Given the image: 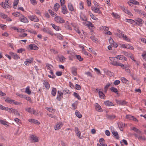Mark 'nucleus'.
<instances>
[{
  "label": "nucleus",
  "instance_id": "obj_9",
  "mask_svg": "<svg viewBox=\"0 0 146 146\" xmlns=\"http://www.w3.org/2000/svg\"><path fill=\"white\" fill-rule=\"evenodd\" d=\"M61 12L64 15L68 13V11L66 6H62Z\"/></svg>",
  "mask_w": 146,
  "mask_h": 146
},
{
  "label": "nucleus",
  "instance_id": "obj_48",
  "mask_svg": "<svg viewBox=\"0 0 146 146\" xmlns=\"http://www.w3.org/2000/svg\"><path fill=\"white\" fill-rule=\"evenodd\" d=\"M139 135V134H137V133H134V135L135 136V137L141 140L142 139L143 137Z\"/></svg>",
  "mask_w": 146,
  "mask_h": 146
},
{
  "label": "nucleus",
  "instance_id": "obj_12",
  "mask_svg": "<svg viewBox=\"0 0 146 146\" xmlns=\"http://www.w3.org/2000/svg\"><path fill=\"white\" fill-rule=\"evenodd\" d=\"M62 125V124L61 122L57 123L54 127L55 130H58L60 129Z\"/></svg>",
  "mask_w": 146,
  "mask_h": 146
},
{
  "label": "nucleus",
  "instance_id": "obj_56",
  "mask_svg": "<svg viewBox=\"0 0 146 146\" xmlns=\"http://www.w3.org/2000/svg\"><path fill=\"white\" fill-rule=\"evenodd\" d=\"M47 114L48 115V116L54 119H56L57 118V117L54 115L49 114L47 113Z\"/></svg>",
  "mask_w": 146,
  "mask_h": 146
},
{
  "label": "nucleus",
  "instance_id": "obj_41",
  "mask_svg": "<svg viewBox=\"0 0 146 146\" xmlns=\"http://www.w3.org/2000/svg\"><path fill=\"white\" fill-rule=\"evenodd\" d=\"M80 18L83 21H86L87 20V18L84 15L82 14L81 15Z\"/></svg>",
  "mask_w": 146,
  "mask_h": 146
},
{
  "label": "nucleus",
  "instance_id": "obj_10",
  "mask_svg": "<svg viewBox=\"0 0 146 146\" xmlns=\"http://www.w3.org/2000/svg\"><path fill=\"white\" fill-rule=\"evenodd\" d=\"M135 21L137 22L138 23V25L140 26H142L144 23L143 20L142 19L139 18L135 19Z\"/></svg>",
  "mask_w": 146,
  "mask_h": 146
},
{
  "label": "nucleus",
  "instance_id": "obj_61",
  "mask_svg": "<svg viewBox=\"0 0 146 146\" xmlns=\"http://www.w3.org/2000/svg\"><path fill=\"white\" fill-rule=\"evenodd\" d=\"M120 83V81L119 80H115L113 82V84L115 86L119 84Z\"/></svg>",
  "mask_w": 146,
  "mask_h": 146
},
{
  "label": "nucleus",
  "instance_id": "obj_27",
  "mask_svg": "<svg viewBox=\"0 0 146 146\" xmlns=\"http://www.w3.org/2000/svg\"><path fill=\"white\" fill-rule=\"evenodd\" d=\"M117 103L118 104L120 105H125L127 104V102L123 100L118 101Z\"/></svg>",
  "mask_w": 146,
  "mask_h": 146
},
{
  "label": "nucleus",
  "instance_id": "obj_16",
  "mask_svg": "<svg viewBox=\"0 0 146 146\" xmlns=\"http://www.w3.org/2000/svg\"><path fill=\"white\" fill-rule=\"evenodd\" d=\"M131 130H133L138 134H141V131L140 130L134 127H131Z\"/></svg>",
  "mask_w": 146,
  "mask_h": 146
},
{
  "label": "nucleus",
  "instance_id": "obj_33",
  "mask_svg": "<svg viewBox=\"0 0 146 146\" xmlns=\"http://www.w3.org/2000/svg\"><path fill=\"white\" fill-rule=\"evenodd\" d=\"M60 61L62 62H64L66 60V58L64 56H61L59 57Z\"/></svg>",
  "mask_w": 146,
  "mask_h": 146
},
{
  "label": "nucleus",
  "instance_id": "obj_46",
  "mask_svg": "<svg viewBox=\"0 0 146 146\" xmlns=\"http://www.w3.org/2000/svg\"><path fill=\"white\" fill-rule=\"evenodd\" d=\"M74 96L77 98L78 100H80L81 99L80 97V96L76 93L74 92L73 94Z\"/></svg>",
  "mask_w": 146,
  "mask_h": 146
},
{
  "label": "nucleus",
  "instance_id": "obj_34",
  "mask_svg": "<svg viewBox=\"0 0 146 146\" xmlns=\"http://www.w3.org/2000/svg\"><path fill=\"white\" fill-rule=\"evenodd\" d=\"M120 143L121 145H128L127 141L124 139H123L121 141Z\"/></svg>",
  "mask_w": 146,
  "mask_h": 146
},
{
  "label": "nucleus",
  "instance_id": "obj_28",
  "mask_svg": "<svg viewBox=\"0 0 146 146\" xmlns=\"http://www.w3.org/2000/svg\"><path fill=\"white\" fill-rule=\"evenodd\" d=\"M68 8L69 10L71 11H73L74 10V9L72 5L70 3H68Z\"/></svg>",
  "mask_w": 146,
  "mask_h": 146
},
{
  "label": "nucleus",
  "instance_id": "obj_1",
  "mask_svg": "<svg viewBox=\"0 0 146 146\" xmlns=\"http://www.w3.org/2000/svg\"><path fill=\"white\" fill-rule=\"evenodd\" d=\"M25 110L29 113L35 115H37L38 114V113L36 112V110L33 108H25Z\"/></svg>",
  "mask_w": 146,
  "mask_h": 146
},
{
  "label": "nucleus",
  "instance_id": "obj_54",
  "mask_svg": "<svg viewBox=\"0 0 146 146\" xmlns=\"http://www.w3.org/2000/svg\"><path fill=\"white\" fill-rule=\"evenodd\" d=\"M56 36H57L58 38L60 40H62L63 39L62 36L60 34H56Z\"/></svg>",
  "mask_w": 146,
  "mask_h": 146
},
{
  "label": "nucleus",
  "instance_id": "obj_38",
  "mask_svg": "<svg viewBox=\"0 0 146 146\" xmlns=\"http://www.w3.org/2000/svg\"><path fill=\"white\" fill-rule=\"evenodd\" d=\"M130 75L134 80H139L137 76L136 75L132 74L131 73L130 74Z\"/></svg>",
  "mask_w": 146,
  "mask_h": 146
},
{
  "label": "nucleus",
  "instance_id": "obj_23",
  "mask_svg": "<svg viewBox=\"0 0 146 146\" xmlns=\"http://www.w3.org/2000/svg\"><path fill=\"white\" fill-rule=\"evenodd\" d=\"M43 84L46 89L48 90L50 88V84L46 80H44L43 82Z\"/></svg>",
  "mask_w": 146,
  "mask_h": 146
},
{
  "label": "nucleus",
  "instance_id": "obj_18",
  "mask_svg": "<svg viewBox=\"0 0 146 146\" xmlns=\"http://www.w3.org/2000/svg\"><path fill=\"white\" fill-rule=\"evenodd\" d=\"M10 54L12 56L13 58L15 59H19L20 58L19 56L16 54H15L12 52H11Z\"/></svg>",
  "mask_w": 146,
  "mask_h": 146
},
{
  "label": "nucleus",
  "instance_id": "obj_49",
  "mask_svg": "<svg viewBox=\"0 0 146 146\" xmlns=\"http://www.w3.org/2000/svg\"><path fill=\"white\" fill-rule=\"evenodd\" d=\"M19 0H15L13 3V7L14 8L16 9L15 6L17 5L19 3Z\"/></svg>",
  "mask_w": 146,
  "mask_h": 146
},
{
  "label": "nucleus",
  "instance_id": "obj_51",
  "mask_svg": "<svg viewBox=\"0 0 146 146\" xmlns=\"http://www.w3.org/2000/svg\"><path fill=\"white\" fill-rule=\"evenodd\" d=\"M25 92L28 94H30L31 92L30 90L29 87L28 86L26 88Z\"/></svg>",
  "mask_w": 146,
  "mask_h": 146
},
{
  "label": "nucleus",
  "instance_id": "obj_5",
  "mask_svg": "<svg viewBox=\"0 0 146 146\" xmlns=\"http://www.w3.org/2000/svg\"><path fill=\"white\" fill-rule=\"evenodd\" d=\"M31 21L37 22L39 21V19L35 15H30L28 17Z\"/></svg>",
  "mask_w": 146,
  "mask_h": 146
},
{
  "label": "nucleus",
  "instance_id": "obj_4",
  "mask_svg": "<svg viewBox=\"0 0 146 146\" xmlns=\"http://www.w3.org/2000/svg\"><path fill=\"white\" fill-rule=\"evenodd\" d=\"M63 93L60 91H58L57 92V96L56 99L60 101L61 99L63 98Z\"/></svg>",
  "mask_w": 146,
  "mask_h": 146
},
{
  "label": "nucleus",
  "instance_id": "obj_29",
  "mask_svg": "<svg viewBox=\"0 0 146 146\" xmlns=\"http://www.w3.org/2000/svg\"><path fill=\"white\" fill-rule=\"evenodd\" d=\"M75 131L77 136L80 137L81 133L80 131H79L77 127H75Z\"/></svg>",
  "mask_w": 146,
  "mask_h": 146
},
{
  "label": "nucleus",
  "instance_id": "obj_19",
  "mask_svg": "<svg viewBox=\"0 0 146 146\" xmlns=\"http://www.w3.org/2000/svg\"><path fill=\"white\" fill-rule=\"evenodd\" d=\"M29 47L31 50H36L38 49V47L35 44H32L29 46Z\"/></svg>",
  "mask_w": 146,
  "mask_h": 146
},
{
  "label": "nucleus",
  "instance_id": "obj_58",
  "mask_svg": "<svg viewBox=\"0 0 146 146\" xmlns=\"http://www.w3.org/2000/svg\"><path fill=\"white\" fill-rule=\"evenodd\" d=\"M76 57L80 61H81L83 60V58H82L80 55H76Z\"/></svg>",
  "mask_w": 146,
  "mask_h": 146
},
{
  "label": "nucleus",
  "instance_id": "obj_44",
  "mask_svg": "<svg viewBox=\"0 0 146 146\" xmlns=\"http://www.w3.org/2000/svg\"><path fill=\"white\" fill-rule=\"evenodd\" d=\"M121 36L124 40L127 41V42H130V39L128 38L126 35H124L123 34H121Z\"/></svg>",
  "mask_w": 146,
  "mask_h": 146
},
{
  "label": "nucleus",
  "instance_id": "obj_21",
  "mask_svg": "<svg viewBox=\"0 0 146 146\" xmlns=\"http://www.w3.org/2000/svg\"><path fill=\"white\" fill-rule=\"evenodd\" d=\"M28 121L32 123L37 124H39L40 123L38 120L33 119H29L28 120Z\"/></svg>",
  "mask_w": 146,
  "mask_h": 146
},
{
  "label": "nucleus",
  "instance_id": "obj_25",
  "mask_svg": "<svg viewBox=\"0 0 146 146\" xmlns=\"http://www.w3.org/2000/svg\"><path fill=\"white\" fill-rule=\"evenodd\" d=\"M118 125L120 130L122 131L124 127L125 124L121 122H119L118 123Z\"/></svg>",
  "mask_w": 146,
  "mask_h": 146
},
{
  "label": "nucleus",
  "instance_id": "obj_45",
  "mask_svg": "<svg viewBox=\"0 0 146 146\" xmlns=\"http://www.w3.org/2000/svg\"><path fill=\"white\" fill-rule=\"evenodd\" d=\"M121 80L123 83L125 84L127 83L128 82V80H127L125 78L123 77L121 78Z\"/></svg>",
  "mask_w": 146,
  "mask_h": 146
},
{
  "label": "nucleus",
  "instance_id": "obj_57",
  "mask_svg": "<svg viewBox=\"0 0 146 146\" xmlns=\"http://www.w3.org/2000/svg\"><path fill=\"white\" fill-rule=\"evenodd\" d=\"M0 122L2 124L5 125H8L7 124V122L5 121L2 120H0Z\"/></svg>",
  "mask_w": 146,
  "mask_h": 146
},
{
  "label": "nucleus",
  "instance_id": "obj_36",
  "mask_svg": "<svg viewBox=\"0 0 146 146\" xmlns=\"http://www.w3.org/2000/svg\"><path fill=\"white\" fill-rule=\"evenodd\" d=\"M107 117L108 119H113L115 118V116L114 115H108Z\"/></svg>",
  "mask_w": 146,
  "mask_h": 146
},
{
  "label": "nucleus",
  "instance_id": "obj_50",
  "mask_svg": "<svg viewBox=\"0 0 146 146\" xmlns=\"http://www.w3.org/2000/svg\"><path fill=\"white\" fill-rule=\"evenodd\" d=\"M99 142L100 144L102 146H105V145L104 144V140L103 138H101L99 140Z\"/></svg>",
  "mask_w": 146,
  "mask_h": 146
},
{
  "label": "nucleus",
  "instance_id": "obj_64",
  "mask_svg": "<svg viewBox=\"0 0 146 146\" xmlns=\"http://www.w3.org/2000/svg\"><path fill=\"white\" fill-rule=\"evenodd\" d=\"M86 25L87 26H90L91 27H93V24L90 22H88V23L86 24Z\"/></svg>",
  "mask_w": 146,
  "mask_h": 146
},
{
  "label": "nucleus",
  "instance_id": "obj_62",
  "mask_svg": "<svg viewBox=\"0 0 146 146\" xmlns=\"http://www.w3.org/2000/svg\"><path fill=\"white\" fill-rule=\"evenodd\" d=\"M12 112L14 113V114L18 115L19 116L20 115V114L18 112V111L16 110L13 109Z\"/></svg>",
  "mask_w": 146,
  "mask_h": 146
},
{
  "label": "nucleus",
  "instance_id": "obj_47",
  "mask_svg": "<svg viewBox=\"0 0 146 146\" xmlns=\"http://www.w3.org/2000/svg\"><path fill=\"white\" fill-rule=\"evenodd\" d=\"M130 3H133L136 5H138L139 4V3L135 0H130Z\"/></svg>",
  "mask_w": 146,
  "mask_h": 146
},
{
  "label": "nucleus",
  "instance_id": "obj_39",
  "mask_svg": "<svg viewBox=\"0 0 146 146\" xmlns=\"http://www.w3.org/2000/svg\"><path fill=\"white\" fill-rule=\"evenodd\" d=\"M60 7V5L58 3H56L54 5V8L55 11H56L58 10V8Z\"/></svg>",
  "mask_w": 146,
  "mask_h": 146
},
{
  "label": "nucleus",
  "instance_id": "obj_35",
  "mask_svg": "<svg viewBox=\"0 0 146 146\" xmlns=\"http://www.w3.org/2000/svg\"><path fill=\"white\" fill-rule=\"evenodd\" d=\"M51 25H52V27L56 30L58 31L60 29V27L58 26H56L55 25L51 23Z\"/></svg>",
  "mask_w": 146,
  "mask_h": 146
},
{
  "label": "nucleus",
  "instance_id": "obj_26",
  "mask_svg": "<svg viewBox=\"0 0 146 146\" xmlns=\"http://www.w3.org/2000/svg\"><path fill=\"white\" fill-rule=\"evenodd\" d=\"M33 59L31 58L30 59H28L24 62V64L27 66H29V64H31L32 61H33Z\"/></svg>",
  "mask_w": 146,
  "mask_h": 146
},
{
  "label": "nucleus",
  "instance_id": "obj_24",
  "mask_svg": "<svg viewBox=\"0 0 146 146\" xmlns=\"http://www.w3.org/2000/svg\"><path fill=\"white\" fill-rule=\"evenodd\" d=\"M88 13L92 18V19L94 20L98 21V19L93 14H92L90 11L88 12Z\"/></svg>",
  "mask_w": 146,
  "mask_h": 146
},
{
  "label": "nucleus",
  "instance_id": "obj_14",
  "mask_svg": "<svg viewBox=\"0 0 146 146\" xmlns=\"http://www.w3.org/2000/svg\"><path fill=\"white\" fill-rule=\"evenodd\" d=\"M30 138L33 142H36L38 141V137L33 135H31Z\"/></svg>",
  "mask_w": 146,
  "mask_h": 146
},
{
  "label": "nucleus",
  "instance_id": "obj_63",
  "mask_svg": "<svg viewBox=\"0 0 146 146\" xmlns=\"http://www.w3.org/2000/svg\"><path fill=\"white\" fill-rule=\"evenodd\" d=\"M126 48L128 49H131V50H133L134 48L133 47L131 46L130 44H126Z\"/></svg>",
  "mask_w": 146,
  "mask_h": 146
},
{
  "label": "nucleus",
  "instance_id": "obj_15",
  "mask_svg": "<svg viewBox=\"0 0 146 146\" xmlns=\"http://www.w3.org/2000/svg\"><path fill=\"white\" fill-rule=\"evenodd\" d=\"M115 58L117 59H119V60H124L126 61L127 60V58L125 57L123 55H118L116 56Z\"/></svg>",
  "mask_w": 146,
  "mask_h": 146
},
{
  "label": "nucleus",
  "instance_id": "obj_11",
  "mask_svg": "<svg viewBox=\"0 0 146 146\" xmlns=\"http://www.w3.org/2000/svg\"><path fill=\"white\" fill-rule=\"evenodd\" d=\"M96 90L98 92L100 98L104 99H105L106 96L102 92L100 91H98V89H96Z\"/></svg>",
  "mask_w": 146,
  "mask_h": 146
},
{
  "label": "nucleus",
  "instance_id": "obj_52",
  "mask_svg": "<svg viewBox=\"0 0 146 146\" xmlns=\"http://www.w3.org/2000/svg\"><path fill=\"white\" fill-rule=\"evenodd\" d=\"M13 15L14 16L16 17H18L20 16H21V15H22L21 14H20L19 12H16L14 13H13Z\"/></svg>",
  "mask_w": 146,
  "mask_h": 146
},
{
  "label": "nucleus",
  "instance_id": "obj_8",
  "mask_svg": "<svg viewBox=\"0 0 146 146\" xmlns=\"http://www.w3.org/2000/svg\"><path fill=\"white\" fill-rule=\"evenodd\" d=\"M126 118L130 120H133L134 121L138 122V120H137L136 118L134 116H131L130 115H127L126 116Z\"/></svg>",
  "mask_w": 146,
  "mask_h": 146
},
{
  "label": "nucleus",
  "instance_id": "obj_3",
  "mask_svg": "<svg viewBox=\"0 0 146 146\" xmlns=\"http://www.w3.org/2000/svg\"><path fill=\"white\" fill-rule=\"evenodd\" d=\"M9 1L8 0H5V2L2 3V6L4 9H7L10 7Z\"/></svg>",
  "mask_w": 146,
  "mask_h": 146
},
{
  "label": "nucleus",
  "instance_id": "obj_30",
  "mask_svg": "<svg viewBox=\"0 0 146 146\" xmlns=\"http://www.w3.org/2000/svg\"><path fill=\"white\" fill-rule=\"evenodd\" d=\"M134 10L135 12L137 13L138 14L140 15H142L143 13V12L141 10L135 9H134Z\"/></svg>",
  "mask_w": 146,
  "mask_h": 146
},
{
  "label": "nucleus",
  "instance_id": "obj_40",
  "mask_svg": "<svg viewBox=\"0 0 146 146\" xmlns=\"http://www.w3.org/2000/svg\"><path fill=\"white\" fill-rule=\"evenodd\" d=\"M111 84L109 83L107 84L105 86L104 89V92L105 93H106L107 91L108 90V88L110 86Z\"/></svg>",
  "mask_w": 146,
  "mask_h": 146
},
{
  "label": "nucleus",
  "instance_id": "obj_6",
  "mask_svg": "<svg viewBox=\"0 0 146 146\" xmlns=\"http://www.w3.org/2000/svg\"><path fill=\"white\" fill-rule=\"evenodd\" d=\"M19 19L21 22L25 23H27L29 22L28 19L24 15H21Z\"/></svg>",
  "mask_w": 146,
  "mask_h": 146
},
{
  "label": "nucleus",
  "instance_id": "obj_59",
  "mask_svg": "<svg viewBox=\"0 0 146 146\" xmlns=\"http://www.w3.org/2000/svg\"><path fill=\"white\" fill-rule=\"evenodd\" d=\"M4 110H6L7 111H8L11 112H13V109L11 108L5 107V109H4Z\"/></svg>",
  "mask_w": 146,
  "mask_h": 146
},
{
  "label": "nucleus",
  "instance_id": "obj_42",
  "mask_svg": "<svg viewBox=\"0 0 146 146\" xmlns=\"http://www.w3.org/2000/svg\"><path fill=\"white\" fill-rule=\"evenodd\" d=\"M3 77L10 80H12L13 79V77L9 74L4 75Z\"/></svg>",
  "mask_w": 146,
  "mask_h": 146
},
{
  "label": "nucleus",
  "instance_id": "obj_17",
  "mask_svg": "<svg viewBox=\"0 0 146 146\" xmlns=\"http://www.w3.org/2000/svg\"><path fill=\"white\" fill-rule=\"evenodd\" d=\"M104 104L105 105L108 106H114V104L112 102L109 100L105 101Z\"/></svg>",
  "mask_w": 146,
  "mask_h": 146
},
{
  "label": "nucleus",
  "instance_id": "obj_55",
  "mask_svg": "<svg viewBox=\"0 0 146 146\" xmlns=\"http://www.w3.org/2000/svg\"><path fill=\"white\" fill-rule=\"evenodd\" d=\"M77 105V103L76 102H75L72 104V106L74 110H75L76 108Z\"/></svg>",
  "mask_w": 146,
  "mask_h": 146
},
{
  "label": "nucleus",
  "instance_id": "obj_20",
  "mask_svg": "<svg viewBox=\"0 0 146 146\" xmlns=\"http://www.w3.org/2000/svg\"><path fill=\"white\" fill-rule=\"evenodd\" d=\"M71 70L72 74L74 76H76L77 75V68L75 67H73L71 68Z\"/></svg>",
  "mask_w": 146,
  "mask_h": 146
},
{
  "label": "nucleus",
  "instance_id": "obj_43",
  "mask_svg": "<svg viewBox=\"0 0 146 146\" xmlns=\"http://www.w3.org/2000/svg\"><path fill=\"white\" fill-rule=\"evenodd\" d=\"M76 115L78 117L81 118L82 117V115L77 110H76L75 112Z\"/></svg>",
  "mask_w": 146,
  "mask_h": 146
},
{
  "label": "nucleus",
  "instance_id": "obj_22",
  "mask_svg": "<svg viewBox=\"0 0 146 146\" xmlns=\"http://www.w3.org/2000/svg\"><path fill=\"white\" fill-rule=\"evenodd\" d=\"M95 106V108L97 111L100 112H101L102 111V110L101 106L98 103H96Z\"/></svg>",
  "mask_w": 146,
  "mask_h": 146
},
{
  "label": "nucleus",
  "instance_id": "obj_37",
  "mask_svg": "<svg viewBox=\"0 0 146 146\" xmlns=\"http://www.w3.org/2000/svg\"><path fill=\"white\" fill-rule=\"evenodd\" d=\"M113 135L116 138L118 139L119 138L117 132L116 131H113L112 132Z\"/></svg>",
  "mask_w": 146,
  "mask_h": 146
},
{
  "label": "nucleus",
  "instance_id": "obj_13",
  "mask_svg": "<svg viewBox=\"0 0 146 146\" xmlns=\"http://www.w3.org/2000/svg\"><path fill=\"white\" fill-rule=\"evenodd\" d=\"M111 64L115 66H121V67H123L124 66L123 64L117 62L115 61H113L111 63Z\"/></svg>",
  "mask_w": 146,
  "mask_h": 146
},
{
  "label": "nucleus",
  "instance_id": "obj_60",
  "mask_svg": "<svg viewBox=\"0 0 146 146\" xmlns=\"http://www.w3.org/2000/svg\"><path fill=\"white\" fill-rule=\"evenodd\" d=\"M82 52L85 55H87L88 56H90L91 55V54H90L88 53V52L86 51L85 50H84L82 51Z\"/></svg>",
  "mask_w": 146,
  "mask_h": 146
},
{
  "label": "nucleus",
  "instance_id": "obj_32",
  "mask_svg": "<svg viewBox=\"0 0 146 146\" xmlns=\"http://www.w3.org/2000/svg\"><path fill=\"white\" fill-rule=\"evenodd\" d=\"M56 92V89L54 88H53L52 89L51 94L53 96H55Z\"/></svg>",
  "mask_w": 146,
  "mask_h": 146
},
{
  "label": "nucleus",
  "instance_id": "obj_53",
  "mask_svg": "<svg viewBox=\"0 0 146 146\" xmlns=\"http://www.w3.org/2000/svg\"><path fill=\"white\" fill-rule=\"evenodd\" d=\"M135 20H134L131 19H127L126 20V21L129 23L131 24H133L135 22Z\"/></svg>",
  "mask_w": 146,
  "mask_h": 146
},
{
  "label": "nucleus",
  "instance_id": "obj_7",
  "mask_svg": "<svg viewBox=\"0 0 146 146\" xmlns=\"http://www.w3.org/2000/svg\"><path fill=\"white\" fill-rule=\"evenodd\" d=\"M98 7H92L91 9L95 13L98 14L101 13L102 12Z\"/></svg>",
  "mask_w": 146,
  "mask_h": 146
},
{
  "label": "nucleus",
  "instance_id": "obj_31",
  "mask_svg": "<svg viewBox=\"0 0 146 146\" xmlns=\"http://www.w3.org/2000/svg\"><path fill=\"white\" fill-rule=\"evenodd\" d=\"M110 89L111 91L117 94H118V91L116 88H114L113 87H112Z\"/></svg>",
  "mask_w": 146,
  "mask_h": 146
},
{
  "label": "nucleus",
  "instance_id": "obj_2",
  "mask_svg": "<svg viewBox=\"0 0 146 146\" xmlns=\"http://www.w3.org/2000/svg\"><path fill=\"white\" fill-rule=\"evenodd\" d=\"M54 21L58 23H64L65 21L60 16H57L54 18Z\"/></svg>",
  "mask_w": 146,
  "mask_h": 146
}]
</instances>
